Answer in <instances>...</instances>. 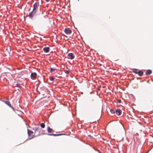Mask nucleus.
I'll return each mask as SVG.
<instances>
[{"instance_id": "nucleus-10", "label": "nucleus", "mask_w": 153, "mask_h": 153, "mask_svg": "<svg viewBox=\"0 0 153 153\" xmlns=\"http://www.w3.org/2000/svg\"><path fill=\"white\" fill-rule=\"evenodd\" d=\"M27 134H28V136H29V137L31 136V134L33 133V132L32 131L29 129H27Z\"/></svg>"}, {"instance_id": "nucleus-2", "label": "nucleus", "mask_w": 153, "mask_h": 153, "mask_svg": "<svg viewBox=\"0 0 153 153\" xmlns=\"http://www.w3.org/2000/svg\"><path fill=\"white\" fill-rule=\"evenodd\" d=\"M39 6V4L38 2H36L34 4L33 6V9L32 11L36 12V9L38 8V6Z\"/></svg>"}, {"instance_id": "nucleus-8", "label": "nucleus", "mask_w": 153, "mask_h": 153, "mask_svg": "<svg viewBox=\"0 0 153 153\" xmlns=\"http://www.w3.org/2000/svg\"><path fill=\"white\" fill-rule=\"evenodd\" d=\"M115 113L118 116H120L122 114V111L120 109H116L115 111Z\"/></svg>"}, {"instance_id": "nucleus-1", "label": "nucleus", "mask_w": 153, "mask_h": 153, "mask_svg": "<svg viewBox=\"0 0 153 153\" xmlns=\"http://www.w3.org/2000/svg\"><path fill=\"white\" fill-rule=\"evenodd\" d=\"M3 102L5 103L9 107H10L13 111H15V109L12 106L11 104L9 101H5L4 100L3 101Z\"/></svg>"}, {"instance_id": "nucleus-13", "label": "nucleus", "mask_w": 153, "mask_h": 153, "mask_svg": "<svg viewBox=\"0 0 153 153\" xmlns=\"http://www.w3.org/2000/svg\"><path fill=\"white\" fill-rule=\"evenodd\" d=\"M137 74H138L139 76H142L143 74V72L142 71L140 70L138 71Z\"/></svg>"}, {"instance_id": "nucleus-15", "label": "nucleus", "mask_w": 153, "mask_h": 153, "mask_svg": "<svg viewBox=\"0 0 153 153\" xmlns=\"http://www.w3.org/2000/svg\"><path fill=\"white\" fill-rule=\"evenodd\" d=\"M50 72L51 73H52L55 70H56L57 69L56 68H50Z\"/></svg>"}, {"instance_id": "nucleus-7", "label": "nucleus", "mask_w": 153, "mask_h": 153, "mask_svg": "<svg viewBox=\"0 0 153 153\" xmlns=\"http://www.w3.org/2000/svg\"><path fill=\"white\" fill-rule=\"evenodd\" d=\"M37 74L36 72L32 73L30 75V77L31 79H36V77Z\"/></svg>"}, {"instance_id": "nucleus-16", "label": "nucleus", "mask_w": 153, "mask_h": 153, "mask_svg": "<svg viewBox=\"0 0 153 153\" xmlns=\"http://www.w3.org/2000/svg\"><path fill=\"white\" fill-rule=\"evenodd\" d=\"M110 112L113 114H115V111L113 109H111L110 110Z\"/></svg>"}, {"instance_id": "nucleus-20", "label": "nucleus", "mask_w": 153, "mask_h": 153, "mask_svg": "<svg viewBox=\"0 0 153 153\" xmlns=\"http://www.w3.org/2000/svg\"><path fill=\"white\" fill-rule=\"evenodd\" d=\"M65 72L66 74H68L70 73V71L69 70H66Z\"/></svg>"}, {"instance_id": "nucleus-22", "label": "nucleus", "mask_w": 153, "mask_h": 153, "mask_svg": "<svg viewBox=\"0 0 153 153\" xmlns=\"http://www.w3.org/2000/svg\"><path fill=\"white\" fill-rule=\"evenodd\" d=\"M117 101L118 102L120 103L121 102V101L120 100H118Z\"/></svg>"}, {"instance_id": "nucleus-23", "label": "nucleus", "mask_w": 153, "mask_h": 153, "mask_svg": "<svg viewBox=\"0 0 153 153\" xmlns=\"http://www.w3.org/2000/svg\"><path fill=\"white\" fill-rule=\"evenodd\" d=\"M46 1H47V2H48L50 0H45Z\"/></svg>"}, {"instance_id": "nucleus-9", "label": "nucleus", "mask_w": 153, "mask_h": 153, "mask_svg": "<svg viewBox=\"0 0 153 153\" xmlns=\"http://www.w3.org/2000/svg\"><path fill=\"white\" fill-rule=\"evenodd\" d=\"M49 47H45L43 48V50L45 53H48L49 52Z\"/></svg>"}, {"instance_id": "nucleus-5", "label": "nucleus", "mask_w": 153, "mask_h": 153, "mask_svg": "<svg viewBox=\"0 0 153 153\" xmlns=\"http://www.w3.org/2000/svg\"><path fill=\"white\" fill-rule=\"evenodd\" d=\"M36 13V12H34L32 11L31 12H30L29 13V16L30 19H32Z\"/></svg>"}, {"instance_id": "nucleus-18", "label": "nucleus", "mask_w": 153, "mask_h": 153, "mask_svg": "<svg viewBox=\"0 0 153 153\" xmlns=\"http://www.w3.org/2000/svg\"><path fill=\"white\" fill-rule=\"evenodd\" d=\"M54 78L53 76H51L50 77V79L51 81H53L54 80Z\"/></svg>"}, {"instance_id": "nucleus-14", "label": "nucleus", "mask_w": 153, "mask_h": 153, "mask_svg": "<svg viewBox=\"0 0 153 153\" xmlns=\"http://www.w3.org/2000/svg\"><path fill=\"white\" fill-rule=\"evenodd\" d=\"M47 131L48 132V133H50L52 131V128H50V127L49 126H48V127H47Z\"/></svg>"}, {"instance_id": "nucleus-21", "label": "nucleus", "mask_w": 153, "mask_h": 153, "mask_svg": "<svg viewBox=\"0 0 153 153\" xmlns=\"http://www.w3.org/2000/svg\"><path fill=\"white\" fill-rule=\"evenodd\" d=\"M19 83L17 82V84H16V86H17V87H18L19 86Z\"/></svg>"}, {"instance_id": "nucleus-17", "label": "nucleus", "mask_w": 153, "mask_h": 153, "mask_svg": "<svg viewBox=\"0 0 153 153\" xmlns=\"http://www.w3.org/2000/svg\"><path fill=\"white\" fill-rule=\"evenodd\" d=\"M40 126L42 128H44L45 126V125L44 123H42L40 124Z\"/></svg>"}, {"instance_id": "nucleus-4", "label": "nucleus", "mask_w": 153, "mask_h": 153, "mask_svg": "<svg viewBox=\"0 0 153 153\" xmlns=\"http://www.w3.org/2000/svg\"><path fill=\"white\" fill-rule=\"evenodd\" d=\"M33 129L35 131V133H36V132H38L39 133L42 129L39 127H34L33 128Z\"/></svg>"}, {"instance_id": "nucleus-3", "label": "nucleus", "mask_w": 153, "mask_h": 153, "mask_svg": "<svg viewBox=\"0 0 153 153\" xmlns=\"http://www.w3.org/2000/svg\"><path fill=\"white\" fill-rule=\"evenodd\" d=\"M68 58L69 59H73L75 58V56L72 53H71L68 54Z\"/></svg>"}, {"instance_id": "nucleus-19", "label": "nucleus", "mask_w": 153, "mask_h": 153, "mask_svg": "<svg viewBox=\"0 0 153 153\" xmlns=\"http://www.w3.org/2000/svg\"><path fill=\"white\" fill-rule=\"evenodd\" d=\"M133 72L135 73L136 74H137L138 71H137V69H134L133 71Z\"/></svg>"}, {"instance_id": "nucleus-12", "label": "nucleus", "mask_w": 153, "mask_h": 153, "mask_svg": "<svg viewBox=\"0 0 153 153\" xmlns=\"http://www.w3.org/2000/svg\"><path fill=\"white\" fill-rule=\"evenodd\" d=\"M152 73V71L150 69H148L146 71V74L147 75H149L150 74Z\"/></svg>"}, {"instance_id": "nucleus-11", "label": "nucleus", "mask_w": 153, "mask_h": 153, "mask_svg": "<svg viewBox=\"0 0 153 153\" xmlns=\"http://www.w3.org/2000/svg\"><path fill=\"white\" fill-rule=\"evenodd\" d=\"M50 136H60L62 135H65V134H48Z\"/></svg>"}, {"instance_id": "nucleus-6", "label": "nucleus", "mask_w": 153, "mask_h": 153, "mask_svg": "<svg viewBox=\"0 0 153 153\" xmlns=\"http://www.w3.org/2000/svg\"><path fill=\"white\" fill-rule=\"evenodd\" d=\"M64 32L67 34H70L72 33V31L69 28H65L64 30Z\"/></svg>"}]
</instances>
